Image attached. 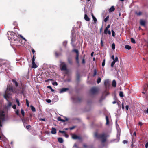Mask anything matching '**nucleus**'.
Masks as SVG:
<instances>
[{
	"mask_svg": "<svg viewBox=\"0 0 148 148\" xmlns=\"http://www.w3.org/2000/svg\"><path fill=\"white\" fill-rule=\"evenodd\" d=\"M60 66L62 70L66 71L67 70L66 65L64 62H61Z\"/></svg>",
	"mask_w": 148,
	"mask_h": 148,
	"instance_id": "5",
	"label": "nucleus"
},
{
	"mask_svg": "<svg viewBox=\"0 0 148 148\" xmlns=\"http://www.w3.org/2000/svg\"><path fill=\"white\" fill-rule=\"evenodd\" d=\"M82 63L83 64H84L85 63V60H84V59H83L82 60Z\"/></svg>",
	"mask_w": 148,
	"mask_h": 148,
	"instance_id": "64",
	"label": "nucleus"
},
{
	"mask_svg": "<svg viewBox=\"0 0 148 148\" xmlns=\"http://www.w3.org/2000/svg\"><path fill=\"white\" fill-rule=\"evenodd\" d=\"M16 91L14 90L13 87L12 86H8L7 89L5 92V95H4V97L6 98V96L8 95H11L12 93H15Z\"/></svg>",
	"mask_w": 148,
	"mask_h": 148,
	"instance_id": "2",
	"label": "nucleus"
},
{
	"mask_svg": "<svg viewBox=\"0 0 148 148\" xmlns=\"http://www.w3.org/2000/svg\"><path fill=\"white\" fill-rule=\"evenodd\" d=\"M115 44L114 43H113L112 45V48L114 50L115 49Z\"/></svg>",
	"mask_w": 148,
	"mask_h": 148,
	"instance_id": "28",
	"label": "nucleus"
},
{
	"mask_svg": "<svg viewBox=\"0 0 148 148\" xmlns=\"http://www.w3.org/2000/svg\"><path fill=\"white\" fill-rule=\"evenodd\" d=\"M111 58L114 60L115 59L114 55H112L111 57Z\"/></svg>",
	"mask_w": 148,
	"mask_h": 148,
	"instance_id": "63",
	"label": "nucleus"
},
{
	"mask_svg": "<svg viewBox=\"0 0 148 148\" xmlns=\"http://www.w3.org/2000/svg\"><path fill=\"white\" fill-rule=\"evenodd\" d=\"M75 40V38L74 37H72L71 38V43H73L74 42Z\"/></svg>",
	"mask_w": 148,
	"mask_h": 148,
	"instance_id": "33",
	"label": "nucleus"
},
{
	"mask_svg": "<svg viewBox=\"0 0 148 148\" xmlns=\"http://www.w3.org/2000/svg\"><path fill=\"white\" fill-rule=\"evenodd\" d=\"M16 101L18 105V106H20V103H19V100H18V99H16Z\"/></svg>",
	"mask_w": 148,
	"mask_h": 148,
	"instance_id": "36",
	"label": "nucleus"
},
{
	"mask_svg": "<svg viewBox=\"0 0 148 148\" xmlns=\"http://www.w3.org/2000/svg\"><path fill=\"white\" fill-rule=\"evenodd\" d=\"M72 138L74 139H77L79 140H80L81 139V138L80 137L76 135L75 134L72 135Z\"/></svg>",
	"mask_w": 148,
	"mask_h": 148,
	"instance_id": "9",
	"label": "nucleus"
},
{
	"mask_svg": "<svg viewBox=\"0 0 148 148\" xmlns=\"http://www.w3.org/2000/svg\"><path fill=\"white\" fill-rule=\"evenodd\" d=\"M59 132L60 133H62V134H64V133H65V132L64 131L60 130L59 131Z\"/></svg>",
	"mask_w": 148,
	"mask_h": 148,
	"instance_id": "46",
	"label": "nucleus"
},
{
	"mask_svg": "<svg viewBox=\"0 0 148 148\" xmlns=\"http://www.w3.org/2000/svg\"><path fill=\"white\" fill-rule=\"evenodd\" d=\"M84 19L87 21H89L90 20L89 17L86 14H85L84 15Z\"/></svg>",
	"mask_w": 148,
	"mask_h": 148,
	"instance_id": "15",
	"label": "nucleus"
},
{
	"mask_svg": "<svg viewBox=\"0 0 148 148\" xmlns=\"http://www.w3.org/2000/svg\"><path fill=\"white\" fill-rule=\"evenodd\" d=\"M67 42L66 41H64L63 42V44L64 46H65L67 44Z\"/></svg>",
	"mask_w": 148,
	"mask_h": 148,
	"instance_id": "47",
	"label": "nucleus"
},
{
	"mask_svg": "<svg viewBox=\"0 0 148 148\" xmlns=\"http://www.w3.org/2000/svg\"><path fill=\"white\" fill-rule=\"evenodd\" d=\"M47 88L49 89H52V87H51V86H47Z\"/></svg>",
	"mask_w": 148,
	"mask_h": 148,
	"instance_id": "62",
	"label": "nucleus"
},
{
	"mask_svg": "<svg viewBox=\"0 0 148 148\" xmlns=\"http://www.w3.org/2000/svg\"><path fill=\"white\" fill-rule=\"evenodd\" d=\"M120 134H119V136H120ZM119 136H118V135H117V138L118 140L117 141V142H118L119 141Z\"/></svg>",
	"mask_w": 148,
	"mask_h": 148,
	"instance_id": "57",
	"label": "nucleus"
},
{
	"mask_svg": "<svg viewBox=\"0 0 148 148\" xmlns=\"http://www.w3.org/2000/svg\"><path fill=\"white\" fill-rule=\"evenodd\" d=\"M109 83V81L107 79L104 82V84L105 86H107L108 85Z\"/></svg>",
	"mask_w": 148,
	"mask_h": 148,
	"instance_id": "20",
	"label": "nucleus"
},
{
	"mask_svg": "<svg viewBox=\"0 0 148 148\" xmlns=\"http://www.w3.org/2000/svg\"><path fill=\"white\" fill-rule=\"evenodd\" d=\"M131 42L132 43H134V44L136 43V42H135V40L134 39H133V38H131Z\"/></svg>",
	"mask_w": 148,
	"mask_h": 148,
	"instance_id": "27",
	"label": "nucleus"
},
{
	"mask_svg": "<svg viewBox=\"0 0 148 148\" xmlns=\"http://www.w3.org/2000/svg\"><path fill=\"white\" fill-rule=\"evenodd\" d=\"M92 17L93 20L94 21V22L95 23L96 22H97V20L96 18L94 16V15L93 14H92Z\"/></svg>",
	"mask_w": 148,
	"mask_h": 148,
	"instance_id": "21",
	"label": "nucleus"
},
{
	"mask_svg": "<svg viewBox=\"0 0 148 148\" xmlns=\"http://www.w3.org/2000/svg\"><path fill=\"white\" fill-rule=\"evenodd\" d=\"M140 23L141 25L144 26H145V21L143 20H141L140 21Z\"/></svg>",
	"mask_w": 148,
	"mask_h": 148,
	"instance_id": "12",
	"label": "nucleus"
},
{
	"mask_svg": "<svg viewBox=\"0 0 148 148\" xmlns=\"http://www.w3.org/2000/svg\"><path fill=\"white\" fill-rule=\"evenodd\" d=\"M110 27V25H108L107 27L106 28L107 29H108Z\"/></svg>",
	"mask_w": 148,
	"mask_h": 148,
	"instance_id": "60",
	"label": "nucleus"
},
{
	"mask_svg": "<svg viewBox=\"0 0 148 148\" xmlns=\"http://www.w3.org/2000/svg\"><path fill=\"white\" fill-rule=\"evenodd\" d=\"M58 120L59 121H62V122H64L65 121H67L68 120V119L66 118L65 120H64L62 119L61 118V117H58Z\"/></svg>",
	"mask_w": 148,
	"mask_h": 148,
	"instance_id": "11",
	"label": "nucleus"
},
{
	"mask_svg": "<svg viewBox=\"0 0 148 148\" xmlns=\"http://www.w3.org/2000/svg\"><path fill=\"white\" fill-rule=\"evenodd\" d=\"M125 48L128 50H130L131 49V46L128 45H125Z\"/></svg>",
	"mask_w": 148,
	"mask_h": 148,
	"instance_id": "22",
	"label": "nucleus"
},
{
	"mask_svg": "<svg viewBox=\"0 0 148 148\" xmlns=\"http://www.w3.org/2000/svg\"><path fill=\"white\" fill-rule=\"evenodd\" d=\"M12 82L13 83L15 84L16 86H18V84L16 81L14 80H13Z\"/></svg>",
	"mask_w": 148,
	"mask_h": 148,
	"instance_id": "24",
	"label": "nucleus"
},
{
	"mask_svg": "<svg viewBox=\"0 0 148 148\" xmlns=\"http://www.w3.org/2000/svg\"><path fill=\"white\" fill-rule=\"evenodd\" d=\"M52 84L54 85H55L56 86H57L58 85V84L56 82H53L52 83Z\"/></svg>",
	"mask_w": 148,
	"mask_h": 148,
	"instance_id": "42",
	"label": "nucleus"
},
{
	"mask_svg": "<svg viewBox=\"0 0 148 148\" xmlns=\"http://www.w3.org/2000/svg\"><path fill=\"white\" fill-rule=\"evenodd\" d=\"M108 18H109V16H108L104 19V21L105 22H106L108 20Z\"/></svg>",
	"mask_w": 148,
	"mask_h": 148,
	"instance_id": "30",
	"label": "nucleus"
},
{
	"mask_svg": "<svg viewBox=\"0 0 148 148\" xmlns=\"http://www.w3.org/2000/svg\"><path fill=\"white\" fill-rule=\"evenodd\" d=\"M20 36V37L23 40H25V38H24L22 35H19V36Z\"/></svg>",
	"mask_w": 148,
	"mask_h": 148,
	"instance_id": "52",
	"label": "nucleus"
},
{
	"mask_svg": "<svg viewBox=\"0 0 148 148\" xmlns=\"http://www.w3.org/2000/svg\"><path fill=\"white\" fill-rule=\"evenodd\" d=\"M58 141L60 143H62L63 142V140L62 138H58Z\"/></svg>",
	"mask_w": 148,
	"mask_h": 148,
	"instance_id": "18",
	"label": "nucleus"
},
{
	"mask_svg": "<svg viewBox=\"0 0 148 148\" xmlns=\"http://www.w3.org/2000/svg\"><path fill=\"white\" fill-rule=\"evenodd\" d=\"M119 95L120 97H123V95L122 92H120L119 93Z\"/></svg>",
	"mask_w": 148,
	"mask_h": 148,
	"instance_id": "29",
	"label": "nucleus"
},
{
	"mask_svg": "<svg viewBox=\"0 0 148 148\" xmlns=\"http://www.w3.org/2000/svg\"><path fill=\"white\" fill-rule=\"evenodd\" d=\"M127 143V142L126 140H124L123 141V143L124 144Z\"/></svg>",
	"mask_w": 148,
	"mask_h": 148,
	"instance_id": "56",
	"label": "nucleus"
},
{
	"mask_svg": "<svg viewBox=\"0 0 148 148\" xmlns=\"http://www.w3.org/2000/svg\"><path fill=\"white\" fill-rule=\"evenodd\" d=\"M108 29H107L106 28H105L104 31V33L105 34H107L108 33Z\"/></svg>",
	"mask_w": 148,
	"mask_h": 148,
	"instance_id": "34",
	"label": "nucleus"
},
{
	"mask_svg": "<svg viewBox=\"0 0 148 148\" xmlns=\"http://www.w3.org/2000/svg\"><path fill=\"white\" fill-rule=\"evenodd\" d=\"M78 57H79V54H77V56L76 57V60L77 63L79 62Z\"/></svg>",
	"mask_w": 148,
	"mask_h": 148,
	"instance_id": "35",
	"label": "nucleus"
},
{
	"mask_svg": "<svg viewBox=\"0 0 148 148\" xmlns=\"http://www.w3.org/2000/svg\"><path fill=\"white\" fill-rule=\"evenodd\" d=\"M30 107L31 108V110L33 112H35L36 111V109L32 105H31L30 106Z\"/></svg>",
	"mask_w": 148,
	"mask_h": 148,
	"instance_id": "23",
	"label": "nucleus"
},
{
	"mask_svg": "<svg viewBox=\"0 0 148 148\" xmlns=\"http://www.w3.org/2000/svg\"><path fill=\"white\" fill-rule=\"evenodd\" d=\"M122 109L124 110V103H122Z\"/></svg>",
	"mask_w": 148,
	"mask_h": 148,
	"instance_id": "43",
	"label": "nucleus"
},
{
	"mask_svg": "<svg viewBox=\"0 0 148 148\" xmlns=\"http://www.w3.org/2000/svg\"><path fill=\"white\" fill-rule=\"evenodd\" d=\"M125 108L126 110H128L129 109V106L126 105L125 106Z\"/></svg>",
	"mask_w": 148,
	"mask_h": 148,
	"instance_id": "55",
	"label": "nucleus"
},
{
	"mask_svg": "<svg viewBox=\"0 0 148 148\" xmlns=\"http://www.w3.org/2000/svg\"><path fill=\"white\" fill-rule=\"evenodd\" d=\"M32 62H35V58H34V55L33 57L32 58Z\"/></svg>",
	"mask_w": 148,
	"mask_h": 148,
	"instance_id": "40",
	"label": "nucleus"
},
{
	"mask_svg": "<svg viewBox=\"0 0 148 148\" xmlns=\"http://www.w3.org/2000/svg\"><path fill=\"white\" fill-rule=\"evenodd\" d=\"M5 119V114L3 110H0V119L2 121H4Z\"/></svg>",
	"mask_w": 148,
	"mask_h": 148,
	"instance_id": "6",
	"label": "nucleus"
},
{
	"mask_svg": "<svg viewBox=\"0 0 148 148\" xmlns=\"http://www.w3.org/2000/svg\"><path fill=\"white\" fill-rule=\"evenodd\" d=\"M108 34L109 35H110L111 34V32H110V30H108Z\"/></svg>",
	"mask_w": 148,
	"mask_h": 148,
	"instance_id": "59",
	"label": "nucleus"
},
{
	"mask_svg": "<svg viewBox=\"0 0 148 148\" xmlns=\"http://www.w3.org/2000/svg\"><path fill=\"white\" fill-rule=\"evenodd\" d=\"M105 65V60H104L103 62L102 63V65L103 66H104Z\"/></svg>",
	"mask_w": 148,
	"mask_h": 148,
	"instance_id": "41",
	"label": "nucleus"
},
{
	"mask_svg": "<svg viewBox=\"0 0 148 148\" xmlns=\"http://www.w3.org/2000/svg\"><path fill=\"white\" fill-rule=\"evenodd\" d=\"M11 106H12V103L11 102H9V103H8V104L7 105V107L8 108H9Z\"/></svg>",
	"mask_w": 148,
	"mask_h": 148,
	"instance_id": "37",
	"label": "nucleus"
},
{
	"mask_svg": "<svg viewBox=\"0 0 148 148\" xmlns=\"http://www.w3.org/2000/svg\"><path fill=\"white\" fill-rule=\"evenodd\" d=\"M145 148H148V142H147L145 145Z\"/></svg>",
	"mask_w": 148,
	"mask_h": 148,
	"instance_id": "44",
	"label": "nucleus"
},
{
	"mask_svg": "<svg viewBox=\"0 0 148 148\" xmlns=\"http://www.w3.org/2000/svg\"><path fill=\"white\" fill-rule=\"evenodd\" d=\"M21 112L23 116H24L25 115V112L23 109H21Z\"/></svg>",
	"mask_w": 148,
	"mask_h": 148,
	"instance_id": "31",
	"label": "nucleus"
},
{
	"mask_svg": "<svg viewBox=\"0 0 148 148\" xmlns=\"http://www.w3.org/2000/svg\"><path fill=\"white\" fill-rule=\"evenodd\" d=\"M97 75V71L95 69L94 70V73L93 74V76L94 77L95 76H96Z\"/></svg>",
	"mask_w": 148,
	"mask_h": 148,
	"instance_id": "38",
	"label": "nucleus"
},
{
	"mask_svg": "<svg viewBox=\"0 0 148 148\" xmlns=\"http://www.w3.org/2000/svg\"><path fill=\"white\" fill-rule=\"evenodd\" d=\"M9 66V65L8 64L6 65L5 63H1L0 62V72H3L4 69L5 70H6Z\"/></svg>",
	"mask_w": 148,
	"mask_h": 148,
	"instance_id": "4",
	"label": "nucleus"
},
{
	"mask_svg": "<svg viewBox=\"0 0 148 148\" xmlns=\"http://www.w3.org/2000/svg\"><path fill=\"white\" fill-rule=\"evenodd\" d=\"M47 102L48 103H50L51 102V100L49 99H48L47 100Z\"/></svg>",
	"mask_w": 148,
	"mask_h": 148,
	"instance_id": "48",
	"label": "nucleus"
},
{
	"mask_svg": "<svg viewBox=\"0 0 148 148\" xmlns=\"http://www.w3.org/2000/svg\"><path fill=\"white\" fill-rule=\"evenodd\" d=\"M112 86L114 87H115L116 86V82L115 80H113L112 84Z\"/></svg>",
	"mask_w": 148,
	"mask_h": 148,
	"instance_id": "14",
	"label": "nucleus"
},
{
	"mask_svg": "<svg viewBox=\"0 0 148 148\" xmlns=\"http://www.w3.org/2000/svg\"><path fill=\"white\" fill-rule=\"evenodd\" d=\"M15 112H16V114L17 115H19V111H18V110H16V111Z\"/></svg>",
	"mask_w": 148,
	"mask_h": 148,
	"instance_id": "49",
	"label": "nucleus"
},
{
	"mask_svg": "<svg viewBox=\"0 0 148 148\" xmlns=\"http://www.w3.org/2000/svg\"><path fill=\"white\" fill-rule=\"evenodd\" d=\"M98 91L96 87L92 88L90 92L92 94L96 93Z\"/></svg>",
	"mask_w": 148,
	"mask_h": 148,
	"instance_id": "7",
	"label": "nucleus"
},
{
	"mask_svg": "<svg viewBox=\"0 0 148 148\" xmlns=\"http://www.w3.org/2000/svg\"><path fill=\"white\" fill-rule=\"evenodd\" d=\"M115 8L113 6H112L109 9V12H112L114 10Z\"/></svg>",
	"mask_w": 148,
	"mask_h": 148,
	"instance_id": "19",
	"label": "nucleus"
},
{
	"mask_svg": "<svg viewBox=\"0 0 148 148\" xmlns=\"http://www.w3.org/2000/svg\"><path fill=\"white\" fill-rule=\"evenodd\" d=\"M106 125H108L109 123L108 118L107 116H106Z\"/></svg>",
	"mask_w": 148,
	"mask_h": 148,
	"instance_id": "16",
	"label": "nucleus"
},
{
	"mask_svg": "<svg viewBox=\"0 0 148 148\" xmlns=\"http://www.w3.org/2000/svg\"><path fill=\"white\" fill-rule=\"evenodd\" d=\"M40 120H41V121H45V119L44 118L40 119Z\"/></svg>",
	"mask_w": 148,
	"mask_h": 148,
	"instance_id": "58",
	"label": "nucleus"
},
{
	"mask_svg": "<svg viewBox=\"0 0 148 148\" xmlns=\"http://www.w3.org/2000/svg\"><path fill=\"white\" fill-rule=\"evenodd\" d=\"M69 89L68 88H64L61 89L60 91V93H62L64 92H66Z\"/></svg>",
	"mask_w": 148,
	"mask_h": 148,
	"instance_id": "10",
	"label": "nucleus"
},
{
	"mask_svg": "<svg viewBox=\"0 0 148 148\" xmlns=\"http://www.w3.org/2000/svg\"><path fill=\"white\" fill-rule=\"evenodd\" d=\"M136 14L138 15H140L141 14V12H139L138 13H137Z\"/></svg>",
	"mask_w": 148,
	"mask_h": 148,
	"instance_id": "50",
	"label": "nucleus"
},
{
	"mask_svg": "<svg viewBox=\"0 0 148 148\" xmlns=\"http://www.w3.org/2000/svg\"><path fill=\"white\" fill-rule=\"evenodd\" d=\"M56 133V129L55 128H52V129L51 133L53 134H55Z\"/></svg>",
	"mask_w": 148,
	"mask_h": 148,
	"instance_id": "13",
	"label": "nucleus"
},
{
	"mask_svg": "<svg viewBox=\"0 0 148 148\" xmlns=\"http://www.w3.org/2000/svg\"><path fill=\"white\" fill-rule=\"evenodd\" d=\"M64 136L66 138H68L69 136L68 135L66 134V133H64Z\"/></svg>",
	"mask_w": 148,
	"mask_h": 148,
	"instance_id": "54",
	"label": "nucleus"
},
{
	"mask_svg": "<svg viewBox=\"0 0 148 148\" xmlns=\"http://www.w3.org/2000/svg\"><path fill=\"white\" fill-rule=\"evenodd\" d=\"M12 107L14 109H16V105L15 104L13 105Z\"/></svg>",
	"mask_w": 148,
	"mask_h": 148,
	"instance_id": "53",
	"label": "nucleus"
},
{
	"mask_svg": "<svg viewBox=\"0 0 148 148\" xmlns=\"http://www.w3.org/2000/svg\"><path fill=\"white\" fill-rule=\"evenodd\" d=\"M101 80V79L100 78H99L97 80V82L99 84V83Z\"/></svg>",
	"mask_w": 148,
	"mask_h": 148,
	"instance_id": "32",
	"label": "nucleus"
},
{
	"mask_svg": "<svg viewBox=\"0 0 148 148\" xmlns=\"http://www.w3.org/2000/svg\"><path fill=\"white\" fill-rule=\"evenodd\" d=\"M20 36V37L23 40H25V38H24L22 35H19V36Z\"/></svg>",
	"mask_w": 148,
	"mask_h": 148,
	"instance_id": "51",
	"label": "nucleus"
},
{
	"mask_svg": "<svg viewBox=\"0 0 148 148\" xmlns=\"http://www.w3.org/2000/svg\"><path fill=\"white\" fill-rule=\"evenodd\" d=\"M112 35L114 37L115 36V32L113 30H112Z\"/></svg>",
	"mask_w": 148,
	"mask_h": 148,
	"instance_id": "39",
	"label": "nucleus"
},
{
	"mask_svg": "<svg viewBox=\"0 0 148 148\" xmlns=\"http://www.w3.org/2000/svg\"><path fill=\"white\" fill-rule=\"evenodd\" d=\"M117 61H118V58L117 57H116L115 58V59L111 63V66L112 67H113L115 64V62Z\"/></svg>",
	"mask_w": 148,
	"mask_h": 148,
	"instance_id": "8",
	"label": "nucleus"
},
{
	"mask_svg": "<svg viewBox=\"0 0 148 148\" xmlns=\"http://www.w3.org/2000/svg\"><path fill=\"white\" fill-rule=\"evenodd\" d=\"M73 51L75 52L76 53H77V54H78V51L77 50H76V49H74Z\"/></svg>",
	"mask_w": 148,
	"mask_h": 148,
	"instance_id": "45",
	"label": "nucleus"
},
{
	"mask_svg": "<svg viewBox=\"0 0 148 148\" xmlns=\"http://www.w3.org/2000/svg\"><path fill=\"white\" fill-rule=\"evenodd\" d=\"M30 127V125H27L26 126V127L27 129H28Z\"/></svg>",
	"mask_w": 148,
	"mask_h": 148,
	"instance_id": "61",
	"label": "nucleus"
},
{
	"mask_svg": "<svg viewBox=\"0 0 148 148\" xmlns=\"http://www.w3.org/2000/svg\"><path fill=\"white\" fill-rule=\"evenodd\" d=\"M68 61L69 63L70 64H71L72 63V60L71 58H69L68 59Z\"/></svg>",
	"mask_w": 148,
	"mask_h": 148,
	"instance_id": "26",
	"label": "nucleus"
},
{
	"mask_svg": "<svg viewBox=\"0 0 148 148\" xmlns=\"http://www.w3.org/2000/svg\"><path fill=\"white\" fill-rule=\"evenodd\" d=\"M8 38L9 40H11L12 41H14L18 42L19 40V35H17L13 32H8L7 33Z\"/></svg>",
	"mask_w": 148,
	"mask_h": 148,
	"instance_id": "1",
	"label": "nucleus"
},
{
	"mask_svg": "<svg viewBox=\"0 0 148 148\" xmlns=\"http://www.w3.org/2000/svg\"><path fill=\"white\" fill-rule=\"evenodd\" d=\"M32 68H36L37 67V65L35 64V62H32Z\"/></svg>",
	"mask_w": 148,
	"mask_h": 148,
	"instance_id": "17",
	"label": "nucleus"
},
{
	"mask_svg": "<svg viewBox=\"0 0 148 148\" xmlns=\"http://www.w3.org/2000/svg\"><path fill=\"white\" fill-rule=\"evenodd\" d=\"M148 86V85L147 84H145L144 85V89L145 91H146L147 90Z\"/></svg>",
	"mask_w": 148,
	"mask_h": 148,
	"instance_id": "25",
	"label": "nucleus"
},
{
	"mask_svg": "<svg viewBox=\"0 0 148 148\" xmlns=\"http://www.w3.org/2000/svg\"><path fill=\"white\" fill-rule=\"evenodd\" d=\"M94 137L97 138H100L102 143L105 142L106 140V136L105 134H98L97 132H96L95 134Z\"/></svg>",
	"mask_w": 148,
	"mask_h": 148,
	"instance_id": "3",
	"label": "nucleus"
}]
</instances>
